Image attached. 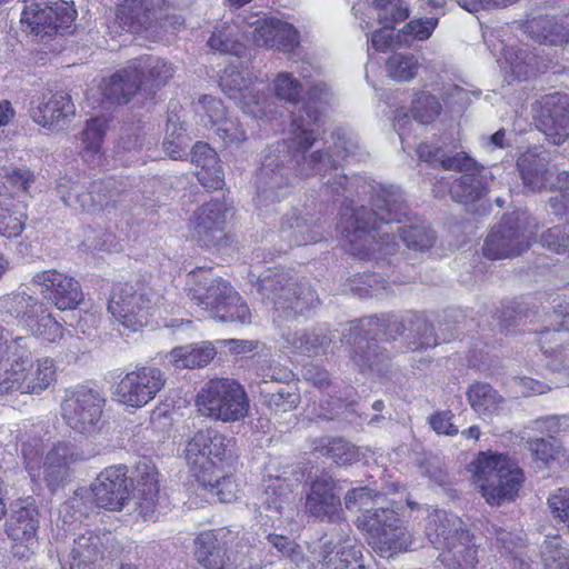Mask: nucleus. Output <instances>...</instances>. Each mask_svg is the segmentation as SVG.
<instances>
[{
  "instance_id": "nucleus-1",
  "label": "nucleus",
  "mask_w": 569,
  "mask_h": 569,
  "mask_svg": "<svg viewBox=\"0 0 569 569\" xmlns=\"http://www.w3.org/2000/svg\"><path fill=\"white\" fill-rule=\"evenodd\" d=\"M375 209L349 206L341 209L338 229L342 236L345 251L360 259H370L376 253L393 254L398 248L395 234L380 233L391 222L408 223L399 228L400 238L408 249L428 251L436 242V234L426 222L409 216L408 207L400 194L380 189L373 199Z\"/></svg>"
},
{
  "instance_id": "nucleus-2",
  "label": "nucleus",
  "mask_w": 569,
  "mask_h": 569,
  "mask_svg": "<svg viewBox=\"0 0 569 569\" xmlns=\"http://www.w3.org/2000/svg\"><path fill=\"white\" fill-rule=\"evenodd\" d=\"M292 137L277 141L266 151L257 173V198L260 204L279 202L289 193L293 177H308L320 173L321 162L329 156L315 151L308 159L306 152L313 146L317 134L305 128V119L295 118L291 122Z\"/></svg>"
},
{
  "instance_id": "nucleus-3",
  "label": "nucleus",
  "mask_w": 569,
  "mask_h": 569,
  "mask_svg": "<svg viewBox=\"0 0 569 569\" xmlns=\"http://www.w3.org/2000/svg\"><path fill=\"white\" fill-rule=\"evenodd\" d=\"M0 326V396L19 392L39 395L57 380V366L52 358L33 359L24 348L23 337L9 339Z\"/></svg>"
},
{
  "instance_id": "nucleus-4",
  "label": "nucleus",
  "mask_w": 569,
  "mask_h": 569,
  "mask_svg": "<svg viewBox=\"0 0 569 569\" xmlns=\"http://www.w3.org/2000/svg\"><path fill=\"white\" fill-rule=\"evenodd\" d=\"M493 318L501 333H516V328L540 323L541 328H530L528 332L538 335L540 350L551 357L549 366L553 370H569V348L557 343L556 333L569 331V303H559L551 311L529 308L523 301L503 306Z\"/></svg>"
},
{
  "instance_id": "nucleus-5",
  "label": "nucleus",
  "mask_w": 569,
  "mask_h": 569,
  "mask_svg": "<svg viewBox=\"0 0 569 569\" xmlns=\"http://www.w3.org/2000/svg\"><path fill=\"white\" fill-rule=\"evenodd\" d=\"M174 74L172 63L146 54L131 60L124 68L102 79L100 90L103 99L113 104H127L144 86L154 93L164 87Z\"/></svg>"
},
{
  "instance_id": "nucleus-6",
  "label": "nucleus",
  "mask_w": 569,
  "mask_h": 569,
  "mask_svg": "<svg viewBox=\"0 0 569 569\" xmlns=\"http://www.w3.org/2000/svg\"><path fill=\"white\" fill-rule=\"evenodd\" d=\"M471 478L490 506H500L516 500L525 472L509 455L487 450L472 461Z\"/></svg>"
},
{
  "instance_id": "nucleus-7",
  "label": "nucleus",
  "mask_w": 569,
  "mask_h": 569,
  "mask_svg": "<svg viewBox=\"0 0 569 569\" xmlns=\"http://www.w3.org/2000/svg\"><path fill=\"white\" fill-rule=\"evenodd\" d=\"M355 525L367 543L381 557L406 552L413 543V535L392 508L367 509L356 519Z\"/></svg>"
},
{
  "instance_id": "nucleus-8",
  "label": "nucleus",
  "mask_w": 569,
  "mask_h": 569,
  "mask_svg": "<svg viewBox=\"0 0 569 569\" xmlns=\"http://www.w3.org/2000/svg\"><path fill=\"white\" fill-rule=\"evenodd\" d=\"M194 405L201 416L222 422L240 421L250 409L244 386L229 377H213L203 382L194 397Z\"/></svg>"
},
{
  "instance_id": "nucleus-9",
  "label": "nucleus",
  "mask_w": 569,
  "mask_h": 569,
  "mask_svg": "<svg viewBox=\"0 0 569 569\" xmlns=\"http://www.w3.org/2000/svg\"><path fill=\"white\" fill-rule=\"evenodd\" d=\"M407 329L405 321L393 316L368 317L351 323L345 341L351 346L350 357L361 370L372 369L382 353L378 352L380 341H390Z\"/></svg>"
},
{
  "instance_id": "nucleus-10",
  "label": "nucleus",
  "mask_w": 569,
  "mask_h": 569,
  "mask_svg": "<svg viewBox=\"0 0 569 569\" xmlns=\"http://www.w3.org/2000/svg\"><path fill=\"white\" fill-rule=\"evenodd\" d=\"M157 296L143 283L123 282L112 288L108 311L112 318L131 332H138L154 318Z\"/></svg>"
},
{
  "instance_id": "nucleus-11",
  "label": "nucleus",
  "mask_w": 569,
  "mask_h": 569,
  "mask_svg": "<svg viewBox=\"0 0 569 569\" xmlns=\"http://www.w3.org/2000/svg\"><path fill=\"white\" fill-rule=\"evenodd\" d=\"M21 453L24 468L31 477L39 476L43 465L44 480L49 489L54 492L69 477L70 465L82 459V455L68 442H58L46 456L43 461V446L40 438L23 441Z\"/></svg>"
},
{
  "instance_id": "nucleus-12",
  "label": "nucleus",
  "mask_w": 569,
  "mask_h": 569,
  "mask_svg": "<svg viewBox=\"0 0 569 569\" xmlns=\"http://www.w3.org/2000/svg\"><path fill=\"white\" fill-rule=\"evenodd\" d=\"M106 402L101 392L79 385L67 390L61 403V416L72 430L83 435H94L104 425Z\"/></svg>"
},
{
  "instance_id": "nucleus-13",
  "label": "nucleus",
  "mask_w": 569,
  "mask_h": 569,
  "mask_svg": "<svg viewBox=\"0 0 569 569\" xmlns=\"http://www.w3.org/2000/svg\"><path fill=\"white\" fill-rule=\"evenodd\" d=\"M78 16L72 0H24L21 23L34 36L67 32Z\"/></svg>"
},
{
  "instance_id": "nucleus-14",
  "label": "nucleus",
  "mask_w": 569,
  "mask_h": 569,
  "mask_svg": "<svg viewBox=\"0 0 569 569\" xmlns=\"http://www.w3.org/2000/svg\"><path fill=\"white\" fill-rule=\"evenodd\" d=\"M532 240L526 219L517 212L506 213L487 234L482 253L490 260L518 257L531 247Z\"/></svg>"
},
{
  "instance_id": "nucleus-15",
  "label": "nucleus",
  "mask_w": 569,
  "mask_h": 569,
  "mask_svg": "<svg viewBox=\"0 0 569 569\" xmlns=\"http://www.w3.org/2000/svg\"><path fill=\"white\" fill-rule=\"evenodd\" d=\"M171 11L172 7L167 0H121L116 6L113 21L108 24L109 33L141 34L163 27V20L169 18Z\"/></svg>"
},
{
  "instance_id": "nucleus-16",
  "label": "nucleus",
  "mask_w": 569,
  "mask_h": 569,
  "mask_svg": "<svg viewBox=\"0 0 569 569\" xmlns=\"http://www.w3.org/2000/svg\"><path fill=\"white\" fill-rule=\"evenodd\" d=\"M186 458L197 481L210 482L212 472L228 465L227 439L214 429L199 430L187 443Z\"/></svg>"
},
{
  "instance_id": "nucleus-17",
  "label": "nucleus",
  "mask_w": 569,
  "mask_h": 569,
  "mask_svg": "<svg viewBox=\"0 0 569 569\" xmlns=\"http://www.w3.org/2000/svg\"><path fill=\"white\" fill-rule=\"evenodd\" d=\"M228 211L227 203L221 199L202 203L189 219L191 238L206 249L221 250L231 246L233 237L227 231Z\"/></svg>"
},
{
  "instance_id": "nucleus-18",
  "label": "nucleus",
  "mask_w": 569,
  "mask_h": 569,
  "mask_svg": "<svg viewBox=\"0 0 569 569\" xmlns=\"http://www.w3.org/2000/svg\"><path fill=\"white\" fill-rule=\"evenodd\" d=\"M166 377L154 366H136L120 377L113 390V400L133 409H140L151 402L164 388Z\"/></svg>"
},
{
  "instance_id": "nucleus-19",
  "label": "nucleus",
  "mask_w": 569,
  "mask_h": 569,
  "mask_svg": "<svg viewBox=\"0 0 569 569\" xmlns=\"http://www.w3.org/2000/svg\"><path fill=\"white\" fill-rule=\"evenodd\" d=\"M222 91L234 100L243 112L256 119H263L268 114L269 97L260 88H267L262 80L244 78L241 72L230 68L223 71L219 82Z\"/></svg>"
},
{
  "instance_id": "nucleus-20",
  "label": "nucleus",
  "mask_w": 569,
  "mask_h": 569,
  "mask_svg": "<svg viewBox=\"0 0 569 569\" xmlns=\"http://www.w3.org/2000/svg\"><path fill=\"white\" fill-rule=\"evenodd\" d=\"M31 283L39 288V293L60 311L77 309L83 301L80 282L72 276L57 269L36 272Z\"/></svg>"
},
{
  "instance_id": "nucleus-21",
  "label": "nucleus",
  "mask_w": 569,
  "mask_h": 569,
  "mask_svg": "<svg viewBox=\"0 0 569 569\" xmlns=\"http://www.w3.org/2000/svg\"><path fill=\"white\" fill-rule=\"evenodd\" d=\"M130 485L127 466L107 467L91 485L92 503L106 510L120 511L130 499Z\"/></svg>"
},
{
  "instance_id": "nucleus-22",
  "label": "nucleus",
  "mask_w": 569,
  "mask_h": 569,
  "mask_svg": "<svg viewBox=\"0 0 569 569\" xmlns=\"http://www.w3.org/2000/svg\"><path fill=\"white\" fill-rule=\"evenodd\" d=\"M232 533L226 529H207L193 539V558L202 569H232L228 555Z\"/></svg>"
},
{
  "instance_id": "nucleus-23",
  "label": "nucleus",
  "mask_w": 569,
  "mask_h": 569,
  "mask_svg": "<svg viewBox=\"0 0 569 569\" xmlns=\"http://www.w3.org/2000/svg\"><path fill=\"white\" fill-rule=\"evenodd\" d=\"M537 123L552 143H563L569 138V94H545L539 100Z\"/></svg>"
},
{
  "instance_id": "nucleus-24",
  "label": "nucleus",
  "mask_w": 569,
  "mask_h": 569,
  "mask_svg": "<svg viewBox=\"0 0 569 569\" xmlns=\"http://www.w3.org/2000/svg\"><path fill=\"white\" fill-rule=\"evenodd\" d=\"M39 511L32 506L16 509L6 522V532L14 542L12 553L19 559L28 558L31 548L37 543Z\"/></svg>"
},
{
  "instance_id": "nucleus-25",
  "label": "nucleus",
  "mask_w": 569,
  "mask_h": 569,
  "mask_svg": "<svg viewBox=\"0 0 569 569\" xmlns=\"http://www.w3.org/2000/svg\"><path fill=\"white\" fill-rule=\"evenodd\" d=\"M306 510L321 520L336 521L341 518V500L337 493V483L331 477H317L311 482L306 497Z\"/></svg>"
},
{
  "instance_id": "nucleus-26",
  "label": "nucleus",
  "mask_w": 569,
  "mask_h": 569,
  "mask_svg": "<svg viewBox=\"0 0 569 569\" xmlns=\"http://www.w3.org/2000/svg\"><path fill=\"white\" fill-rule=\"evenodd\" d=\"M76 113L71 96L64 91L42 94L40 103L31 109L33 121L44 128H62Z\"/></svg>"
},
{
  "instance_id": "nucleus-27",
  "label": "nucleus",
  "mask_w": 569,
  "mask_h": 569,
  "mask_svg": "<svg viewBox=\"0 0 569 569\" xmlns=\"http://www.w3.org/2000/svg\"><path fill=\"white\" fill-rule=\"evenodd\" d=\"M253 39L257 44L268 49L291 52L299 46L300 36L291 23L277 18H267L258 21Z\"/></svg>"
},
{
  "instance_id": "nucleus-28",
  "label": "nucleus",
  "mask_w": 569,
  "mask_h": 569,
  "mask_svg": "<svg viewBox=\"0 0 569 569\" xmlns=\"http://www.w3.org/2000/svg\"><path fill=\"white\" fill-rule=\"evenodd\" d=\"M137 509L143 517L154 513L159 500V471L151 459L142 458L134 467Z\"/></svg>"
},
{
  "instance_id": "nucleus-29",
  "label": "nucleus",
  "mask_w": 569,
  "mask_h": 569,
  "mask_svg": "<svg viewBox=\"0 0 569 569\" xmlns=\"http://www.w3.org/2000/svg\"><path fill=\"white\" fill-rule=\"evenodd\" d=\"M191 162L197 167L199 183L207 190H220L224 184L223 170L216 150L207 142L198 141L191 150Z\"/></svg>"
},
{
  "instance_id": "nucleus-30",
  "label": "nucleus",
  "mask_w": 569,
  "mask_h": 569,
  "mask_svg": "<svg viewBox=\"0 0 569 569\" xmlns=\"http://www.w3.org/2000/svg\"><path fill=\"white\" fill-rule=\"evenodd\" d=\"M525 33L535 42L545 46H563L569 43V32L561 16H538L522 22Z\"/></svg>"
},
{
  "instance_id": "nucleus-31",
  "label": "nucleus",
  "mask_w": 569,
  "mask_h": 569,
  "mask_svg": "<svg viewBox=\"0 0 569 569\" xmlns=\"http://www.w3.org/2000/svg\"><path fill=\"white\" fill-rule=\"evenodd\" d=\"M517 168L523 186L532 191L552 190L553 172L539 154L525 152L517 160Z\"/></svg>"
},
{
  "instance_id": "nucleus-32",
  "label": "nucleus",
  "mask_w": 569,
  "mask_h": 569,
  "mask_svg": "<svg viewBox=\"0 0 569 569\" xmlns=\"http://www.w3.org/2000/svg\"><path fill=\"white\" fill-rule=\"evenodd\" d=\"M46 305L26 292H11L0 301L1 312L27 328Z\"/></svg>"
},
{
  "instance_id": "nucleus-33",
  "label": "nucleus",
  "mask_w": 569,
  "mask_h": 569,
  "mask_svg": "<svg viewBox=\"0 0 569 569\" xmlns=\"http://www.w3.org/2000/svg\"><path fill=\"white\" fill-rule=\"evenodd\" d=\"M232 288L229 281L222 278H216L210 280L209 283H196L194 287L190 288L189 295L198 307L214 317L222 300L231 292Z\"/></svg>"
},
{
  "instance_id": "nucleus-34",
  "label": "nucleus",
  "mask_w": 569,
  "mask_h": 569,
  "mask_svg": "<svg viewBox=\"0 0 569 569\" xmlns=\"http://www.w3.org/2000/svg\"><path fill=\"white\" fill-rule=\"evenodd\" d=\"M471 409L480 417H492L498 413L505 399L490 383L475 381L466 391Z\"/></svg>"
},
{
  "instance_id": "nucleus-35",
  "label": "nucleus",
  "mask_w": 569,
  "mask_h": 569,
  "mask_svg": "<svg viewBox=\"0 0 569 569\" xmlns=\"http://www.w3.org/2000/svg\"><path fill=\"white\" fill-rule=\"evenodd\" d=\"M99 540V537L92 532L74 539L70 553V569H96L97 562L103 558Z\"/></svg>"
},
{
  "instance_id": "nucleus-36",
  "label": "nucleus",
  "mask_w": 569,
  "mask_h": 569,
  "mask_svg": "<svg viewBox=\"0 0 569 569\" xmlns=\"http://www.w3.org/2000/svg\"><path fill=\"white\" fill-rule=\"evenodd\" d=\"M108 129L107 120L103 118H91L87 121L81 131L80 154L86 162H93L96 158L102 157V144Z\"/></svg>"
},
{
  "instance_id": "nucleus-37",
  "label": "nucleus",
  "mask_w": 569,
  "mask_h": 569,
  "mask_svg": "<svg viewBox=\"0 0 569 569\" xmlns=\"http://www.w3.org/2000/svg\"><path fill=\"white\" fill-rule=\"evenodd\" d=\"M212 346H180L170 352V359L176 368L196 369L208 366L216 357Z\"/></svg>"
},
{
  "instance_id": "nucleus-38",
  "label": "nucleus",
  "mask_w": 569,
  "mask_h": 569,
  "mask_svg": "<svg viewBox=\"0 0 569 569\" xmlns=\"http://www.w3.org/2000/svg\"><path fill=\"white\" fill-rule=\"evenodd\" d=\"M26 329L42 343H59L64 337V328L47 306L40 310Z\"/></svg>"
},
{
  "instance_id": "nucleus-39",
  "label": "nucleus",
  "mask_w": 569,
  "mask_h": 569,
  "mask_svg": "<svg viewBox=\"0 0 569 569\" xmlns=\"http://www.w3.org/2000/svg\"><path fill=\"white\" fill-rule=\"evenodd\" d=\"M315 451L341 466L351 465L359 459L358 448L340 437L319 439Z\"/></svg>"
},
{
  "instance_id": "nucleus-40",
  "label": "nucleus",
  "mask_w": 569,
  "mask_h": 569,
  "mask_svg": "<svg viewBox=\"0 0 569 569\" xmlns=\"http://www.w3.org/2000/svg\"><path fill=\"white\" fill-rule=\"evenodd\" d=\"M486 191L482 172L462 174L450 186L451 198L465 204L478 201L485 196Z\"/></svg>"
},
{
  "instance_id": "nucleus-41",
  "label": "nucleus",
  "mask_w": 569,
  "mask_h": 569,
  "mask_svg": "<svg viewBox=\"0 0 569 569\" xmlns=\"http://www.w3.org/2000/svg\"><path fill=\"white\" fill-rule=\"evenodd\" d=\"M413 120L421 124L433 123L442 113L439 98L426 90H417L410 106Z\"/></svg>"
},
{
  "instance_id": "nucleus-42",
  "label": "nucleus",
  "mask_w": 569,
  "mask_h": 569,
  "mask_svg": "<svg viewBox=\"0 0 569 569\" xmlns=\"http://www.w3.org/2000/svg\"><path fill=\"white\" fill-rule=\"evenodd\" d=\"M502 58L506 63L505 71L512 80H527L533 71L536 56L515 47H505Z\"/></svg>"
},
{
  "instance_id": "nucleus-43",
  "label": "nucleus",
  "mask_w": 569,
  "mask_h": 569,
  "mask_svg": "<svg viewBox=\"0 0 569 569\" xmlns=\"http://www.w3.org/2000/svg\"><path fill=\"white\" fill-rule=\"evenodd\" d=\"M323 566L326 569H366L362 546L347 539L333 557H323Z\"/></svg>"
},
{
  "instance_id": "nucleus-44",
  "label": "nucleus",
  "mask_w": 569,
  "mask_h": 569,
  "mask_svg": "<svg viewBox=\"0 0 569 569\" xmlns=\"http://www.w3.org/2000/svg\"><path fill=\"white\" fill-rule=\"evenodd\" d=\"M214 318L223 322L248 325L251 322V312L247 302L234 290V288H232L231 292H229L226 299L222 300Z\"/></svg>"
},
{
  "instance_id": "nucleus-45",
  "label": "nucleus",
  "mask_w": 569,
  "mask_h": 569,
  "mask_svg": "<svg viewBox=\"0 0 569 569\" xmlns=\"http://www.w3.org/2000/svg\"><path fill=\"white\" fill-rule=\"evenodd\" d=\"M420 63L413 54L392 53L386 61L389 78L398 82L413 79L419 71Z\"/></svg>"
},
{
  "instance_id": "nucleus-46",
  "label": "nucleus",
  "mask_w": 569,
  "mask_h": 569,
  "mask_svg": "<svg viewBox=\"0 0 569 569\" xmlns=\"http://www.w3.org/2000/svg\"><path fill=\"white\" fill-rule=\"evenodd\" d=\"M411 332H417V339L409 342L411 351L422 350L438 345L433 327L426 320L423 315L411 313L406 320Z\"/></svg>"
},
{
  "instance_id": "nucleus-47",
  "label": "nucleus",
  "mask_w": 569,
  "mask_h": 569,
  "mask_svg": "<svg viewBox=\"0 0 569 569\" xmlns=\"http://www.w3.org/2000/svg\"><path fill=\"white\" fill-rule=\"evenodd\" d=\"M372 6L377 10L378 22L387 27L407 20L410 13L403 0H373Z\"/></svg>"
},
{
  "instance_id": "nucleus-48",
  "label": "nucleus",
  "mask_w": 569,
  "mask_h": 569,
  "mask_svg": "<svg viewBox=\"0 0 569 569\" xmlns=\"http://www.w3.org/2000/svg\"><path fill=\"white\" fill-rule=\"evenodd\" d=\"M210 482L198 481L204 489L216 495L221 502H231L237 499L238 483L232 475H227L224 468L212 472Z\"/></svg>"
},
{
  "instance_id": "nucleus-49",
  "label": "nucleus",
  "mask_w": 569,
  "mask_h": 569,
  "mask_svg": "<svg viewBox=\"0 0 569 569\" xmlns=\"http://www.w3.org/2000/svg\"><path fill=\"white\" fill-rule=\"evenodd\" d=\"M208 46L213 51L239 58L243 57L247 52V47L242 42L231 38L229 24L216 28L208 40Z\"/></svg>"
},
{
  "instance_id": "nucleus-50",
  "label": "nucleus",
  "mask_w": 569,
  "mask_h": 569,
  "mask_svg": "<svg viewBox=\"0 0 569 569\" xmlns=\"http://www.w3.org/2000/svg\"><path fill=\"white\" fill-rule=\"evenodd\" d=\"M528 448L535 461L549 466L550 462L565 457V449L561 443L553 437L549 439L536 438L528 441Z\"/></svg>"
},
{
  "instance_id": "nucleus-51",
  "label": "nucleus",
  "mask_w": 569,
  "mask_h": 569,
  "mask_svg": "<svg viewBox=\"0 0 569 569\" xmlns=\"http://www.w3.org/2000/svg\"><path fill=\"white\" fill-rule=\"evenodd\" d=\"M267 541L296 567H300L308 561L301 546L288 536L269 533Z\"/></svg>"
},
{
  "instance_id": "nucleus-52",
  "label": "nucleus",
  "mask_w": 569,
  "mask_h": 569,
  "mask_svg": "<svg viewBox=\"0 0 569 569\" xmlns=\"http://www.w3.org/2000/svg\"><path fill=\"white\" fill-rule=\"evenodd\" d=\"M274 277L276 281L272 289V296H267V298H270L274 306L293 309V300L299 298L296 290V283L292 282L291 277L284 272L276 273Z\"/></svg>"
},
{
  "instance_id": "nucleus-53",
  "label": "nucleus",
  "mask_w": 569,
  "mask_h": 569,
  "mask_svg": "<svg viewBox=\"0 0 569 569\" xmlns=\"http://www.w3.org/2000/svg\"><path fill=\"white\" fill-rule=\"evenodd\" d=\"M438 26V18L427 17L419 19H411L399 31V37L405 41H425L428 40Z\"/></svg>"
},
{
  "instance_id": "nucleus-54",
  "label": "nucleus",
  "mask_w": 569,
  "mask_h": 569,
  "mask_svg": "<svg viewBox=\"0 0 569 569\" xmlns=\"http://www.w3.org/2000/svg\"><path fill=\"white\" fill-rule=\"evenodd\" d=\"M27 220L26 212L0 206V236L8 239L18 238L23 232Z\"/></svg>"
},
{
  "instance_id": "nucleus-55",
  "label": "nucleus",
  "mask_w": 569,
  "mask_h": 569,
  "mask_svg": "<svg viewBox=\"0 0 569 569\" xmlns=\"http://www.w3.org/2000/svg\"><path fill=\"white\" fill-rule=\"evenodd\" d=\"M274 94L278 99L297 103L302 92L301 82L289 72H280L274 81Z\"/></svg>"
},
{
  "instance_id": "nucleus-56",
  "label": "nucleus",
  "mask_w": 569,
  "mask_h": 569,
  "mask_svg": "<svg viewBox=\"0 0 569 569\" xmlns=\"http://www.w3.org/2000/svg\"><path fill=\"white\" fill-rule=\"evenodd\" d=\"M451 531L447 513L443 510L437 509L429 513L426 525V535L433 545L441 543L442 540H448Z\"/></svg>"
},
{
  "instance_id": "nucleus-57",
  "label": "nucleus",
  "mask_w": 569,
  "mask_h": 569,
  "mask_svg": "<svg viewBox=\"0 0 569 569\" xmlns=\"http://www.w3.org/2000/svg\"><path fill=\"white\" fill-rule=\"evenodd\" d=\"M439 166L445 170L462 172V174L483 171V167L465 151L453 156H442L439 159Z\"/></svg>"
},
{
  "instance_id": "nucleus-58",
  "label": "nucleus",
  "mask_w": 569,
  "mask_h": 569,
  "mask_svg": "<svg viewBox=\"0 0 569 569\" xmlns=\"http://www.w3.org/2000/svg\"><path fill=\"white\" fill-rule=\"evenodd\" d=\"M547 505L553 519L563 523L569 530V489L559 488L549 495Z\"/></svg>"
},
{
  "instance_id": "nucleus-59",
  "label": "nucleus",
  "mask_w": 569,
  "mask_h": 569,
  "mask_svg": "<svg viewBox=\"0 0 569 569\" xmlns=\"http://www.w3.org/2000/svg\"><path fill=\"white\" fill-rule=\"evenodd\" d=\"M216 128L226 147H237L247 140L246 131L238 119L227 118Z\"/></svg>"
},
{
  "instance_id": "nucleus-60",
  "label": "nucleus",
  "mask_w": 569,
  "mask_h": 569,
  "mask_svg": "<svg viewBox=\"0 0 569 569\" xmlns=\"http://www.w3.org/2000/svg\"><path fill=\"white\" fill-rule=\"evenodd\" d=\"M199 103L202 106L204 116L208 118V123L211 127H217L228 118L227 108L220 99L204 94L199 99Z\"/></svg>"
},
{
  "instance_id": "nucleus-61",
  "label": "nucleus",
  "mask_w": 569,
  "mask_h": 569,
  "mask_svg": "<svg viewBox=\"0 0 569 569\" xmlns=\"http://www.w3.org/2000/svg\"><path fill=\"white\" fill-rule=\"evenodd\" d=\"M552 189L559 190L561 194L560 197H551L549 204L555 210L556 214H563L566 209L569 208L567 200L569 192V171H562L557 174Z\"/></svg>"
},
{
  "instance_id": "nucleus-62",
  "label": "nucleus",
  "mask_w": 569,
  "mask_h": 569,
  "mask_svg": "<svg viewBox=\"0 0 569 569\" xmlns=\"http://www.w3.org/2000/svg\"><path fill=\"white\" fill-rule=\"evenodd\" d=\"M453 413L451 410L436 411L429 417V425L438 435L457 436L459 430L452 423Z\"/></svg>"
},
{
  "instance_id": "nucleus-63",
  "label": "nucleus",
  "mask_w": 569,
  "mask_h": 569,
  "mask_svg": "<svg viewBox=\"0 0 569 569\" xmlns=\"http://www.w3.org/2000/svg\"><path fill=\"white\" fill-rule=\"evenodd\" d=\"M378 274L376 272L362 273L352 280L351 289L360 297L370 296L377 290L379 284Z\"/></svg>"
},
{
  "instance_id": "nucleus-64",
  "label": "nucleus",
  "mask_w": 569,
  "mask_h": 569,
  "mask_svg": "<svg viewBox=\"0 0 569 569\" xmlns=\"http://www.w3.org/2000/svg\"><path fill=\"white\" fill-rule=\"evenodd\" d=\"M395 27H387L382 24V28L376 30L371 34V44L376 51L387 52L393 43Z\"/></svg>"
}]
</instances>
